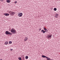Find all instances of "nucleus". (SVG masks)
<instances>
[{
	"label": "nucleus",
	"instance_id": "f257e3e1",
	"mask_svg": "<svg viewBox=\"0 0 60 60\" xmlns=\"http://www.w3.org/2000/svg\"><path fill=\"white\" fill-rule=\"evenodd\" d=\"M10 31L13 34H15V33H16V30H15V29L14 28H12Z\"/></svg>",
	"mask_w": 60,
	"mask_h": 60
},
{
	"label": "nucleus",
	"instance_id": "f03ea898",
	"mask_svg": "<svg viewBox=\"0 0 60 60\" xmlns=\"http://www.w3.org/2000/svg\"><path fill=\"white\" fill-rule=\"evenodd\" d=\"M5 33L6 34H7V35L9 34V35H11L12 34L11 32H10L8 31H6L5 32Z\"/></svg>",
	"mask_w": 60,
	"mask_h": 60
},
{
	"label": "nucleus",
	"instance_id": "7ed1b4c3",
	"mask_svg": "<svg viewBox=\"0 0 60 60\" xmlns=\"http://www.w3.org/2000/svg\"><path fill=\"white\" fill-rule=\"evenodd\" d=\"M22 15H23L22 13H19V14L18 15V16L20 17H22Z\"/></svg>",
	"mask_w": 60,
	"mask_h": 60
},
{
	"label": "nucleus",
	"instance_id": "20e7f679",
	"mask_svg": "<svg viewBox=\"0 0 60 60\" xmlns=\"http://www.w3.org/2000/svg\"><path fill=\"white\" fill-rule=\"evenodd\" d=\"M12 12L11 14V15L12 16V15H13L15 13L13 11H11Z\"/></svg>",
	"mask_w": 60,
	"mask_h": 60
},
{
	"label": "nucleus",
	"instance_id": "39448f33",
	"mask_svg": "<svg viewBox=\"0 0 60 60\" xmlns=\"http://www.w3.org/2000/svg\"><path fill=\"white\" fill-rule=\"evenodd\" d=\"M4 15L6 16H9V15H10V14H9L5 13V14H4Z\"/></svg>",
	"mask_w": 60,
	"mask_h": 60
},
{
	"label": "nucleus",
	"instance_id": "423d86ee",
	"mask_svg": "<svg viewBox=\"0 0 60 60\" xmlns=\"http://www.w3.org/2000/svg\"><path fill=\"white\" fill-rule=\"evenodd\" d=\"M47 37L48 38H50V37H52V35H48V36H47Z\"/></svg>",
	"mask_w": 60,
	"mask_h": 60
},
{
	"label": "nucleus",
	"instance_id": "0eeeda50",
	"mask_svg": "<svg viewBox=\"0 0 60 60\" xmlns=\"http://www.w3.org/2000/svg\"><path fill=\"white\" fill-rule=\"evenodd\" d=\"M41 32H43V34H44V33H46V31H45L44 30H41Z\"/></svg>",
	"mask_w": 60,
	"mask_h": 60
},
{
	"label": "nucleus",
	"instance_id": "6e6552de",
	"mask_svg": "<svg viewBox=\"0 0 60 60\" xmlns=\"http://www.w3.org/2000/svg\"><path fill=\"white\" fill-rule=\"evenodd\" d=\"M44 29L45 31L46 32H48V30L46 29V28H45L44 27Z\"/></svg>",
	"mask_w": 60,
	"mask_h": 60
},
{
	"label": "nucleus",
	"instance_id": "1a4fd4ad",
	"mask_svg": "<svg viewBox=\"0 0 60 60\" xmlns=\"http://www.w3.org/2000/svg\"><path fill=\"white\" fill-rule=\"evenodd\" d=\"M42 57H43V58H45V57L46 58V57H47V56H44L43 55L42 56Z\"/></svg>",
	"mask_w": 60,
	"mask_h": 60
},
{
	"label": "nucleus",
	"instance_id": "9d476101",
	"mask_svg": "<svg viewBox=\"0 0 60 60\" xmlns=\"http://www.w3.org/2000/svg\"><path fill=\"white\" fill-rule=\"evenodd\" d=\"M7 3H10L11 2V1L9 0H7Z\"/></svg>",
	"mask_w": 60,
	"mask_h": 60
},
{
	"label": "nucleus",
	"instance_id": "9b49d317",
	"mask_svg": "<svg viewBox=\"0 0 60 60\" xmlns=\"http://www.w3.org/2000/svg\"><path fill=\"white\" fill-rule=\"evenodd\" d=\"M27 39H28L26 37L25 40V41H27Z\"/></svg>",
	"mask_w": 60,
	"mask_h": 60
},
{
	"label": "nucleus",
	"instance_id": "f8f14e48",
	"mask_svg": "<svg viewBox=\"0 0 60 60\" xmlns=\"http://www.w3.org/2000/svg\"><path fill=\"white\" fill-rule=\"evenodd\" d=\"M8 43V42L6 41L5 43V45H7Z\"/></svg>",
	"mask_w": 60,
	"mask_h": 60
},
{
	"label": "nucleus",
	"instance_id": "ddd939ff",
	"mask_svg": "<svg viewBox=\"0 0 60 60\" xmlns=\"http://www.w3.org/2000/svg\"><path fill=\"white\" fill-rule=\"evenodd\" d=\"M25 58L26 59H27L28 58V57L27 56H26L25 57Z\"/></svg>",
	"mask_w": 60,
	"mask_h": 60
},
{
	"label": "nucleus",
	"instance_id": "4468645a",
	"mask_svg": "<svg viewBox=\"0 0 60 60\" xmlns=\"http://www.w3.org/2000/svg\"><path fill=\"white\" fill-rule=\"evenodd\" d=\"M57 10V9L56 8H54V11H56Z\"/></svg>",
	"mask_w": 60,
	"mask_h": 60
},
{
	"label": "nucleus",
	"instance_id": "2eb2a0df",
	"mask_svg": "<svg viewBox=\"0 0 60 60\" xmlns=\"http://www.w3.org/2000/svg\"><path fill=\"white\" fill-rule=\"evenodd\" d=\"M18 59L19 60H21V57H19L18 58Z\"/></svg>",
	"mask_w": 60,
	"mask_h": 60
},
{
	"label": "nucleus",
	"instance_id": "dca6fc26",
	"mask_svg": "<svg viewBox=\"0 0 60 60\" xmlns=\"http://www.w3.org/2000/svg\"><path fill=\"white\" fill-rule=\"evenodd\" d=\"M11 12H12L11 11H10L9 12V13H10V15H11Z\"/></svg>",
	"mask_w": 60,
	"mask_h": 60
},
{
	"label": "nucleus",
	"instance_id": "f3484780",
	"mask_svg": "<svg viewBox=\"0 0 60 60\" xmlns=\"http://www.w3.org/2000/svg\"><path fill=\"white\" fill-rule=\"evenodd\" d=\"M12 43V42L11 41H9V44H11Z\"/></svg>",
	"mask_w": 60,
	"mask_h": 60
},
{
	"label": "nucleus",
	"instance_id": "a211bd4d",
	"mask_svg": "<svg viewBox=\"0 0 60 60\" xmlns=\"http://www.w3.org/2000/svg\"><path fill=\"white\" fill-rule=\"evenodd\" d=\"M56 16H59L58 14H56L55 15Z\"/></svg>",
	"mask_w": 60,
	"mask_h": 60
},
{
	"label": "nucleus",
	"instance_id": "6ab92c4d",
	"mask_svg": "<svg viewBox=\"0 0 60 60\" xmlns=\"http://www.w3.org/2000/svg\"><path fill=\"white\" fill-rule=\"evenodd\" d=\"M55 17L56 18H58V16H56V15H55Z\"/></svg>",
	"mask_w": 60,
	"mask_h": 60
},
{
	"label": "nucleus",
	"instance_id": "aec40b11",
	"mask_svg": "<svg viewBox=\"0 0 60 60\" xmlns=\"http://www.w3.org/2000/svg\"><path fill=\"white\" fill-rule=\"evenodd\" d=\"M50 58H49L48 59H47V60H50Z\"/></svg>",
	"mask_w": 60,
	"mask_h": 60
},
{
	"label": "nucleus",
	"instance_id": "412c9836",
	"mask_svg": "<svg viewBox=\"0 0 60 60\" xmlns=\"http://www.w3.org/2000/svg\"><path fill=\"white\" fill-rule=\"evenodd\" d=\"M49 58L48 57H46V58H47V59L48 60V59H49Z\"/></svg>",
	"mask_w": 60,
	"mask_h": 60
},
{
	"label": "nucleus",
	"instance_id": "4be33fe9",
	"mask_svg": "<svg viewBox=\"0 0 60 60\" xmlns=\"http://www.w3.org/2000/svg\"><path fill=\"white\" fill-rule=\"evenodd\" d=\"M17 3V2L16 1V2H15V4H16V3Z\"/></svg>",
	"mask_w": 60,
	"mask_h": 60
},
{
	"label": "nucleus",
	"instance_id": "5701e85b",
	"mask_svg": "<svg viewBox=\"0 0 60 60\" xmlns=\"http://www.w3.org/2000/svg\"><path fill=\"white\" fill-rule=\"evenodd\" d=\"M23 59L24 60V59H25V58L24 57H23Z\"/></svg>",
	"mask_w": 60,
	"mask_h": 60
},
{
	"label": "nucleus",
	"instance_id": "b1692460",
	"mask_svg": "<svg viewBox=\"0 0 60 60\" xmlns=\"http://www.w3.org/2000/svg\"><path fill=\"white\" fill-rule=\"evenodd\" d=\"M11 50H13V49H11Z\"/></svg>",
	"mask_w": 60,
	"mask_h": 60
},
{
	"label": "nucleus",
	"instance_id": "393cba45",
	"mask_svg": "<svg viewBox=\"0 0 60 60\" xmlns=\"http://www.w3.org/2000/svg\"><path fill=\"white\" fill-rule=\"evenodd\" d=\"M39 30H41V28H40L39 29Z\"/></svg>",
	"mask_w": 60,
	"mask_h": 60
},
{
	"label": "nucleus",
	"instance_id": "a878e982",
	"mask_svg": "<svg viewBox=\"0 0 60 60\" xmlns=\"http://www.w3.org/2000/svg\"><path fill=\"white\" fill-rule=\"evenodd\" d=\"M0 1H3V0H0Z\"/></svg>",
	"mask_w": 60,
	"mask_h": 60
},
{
	"label": "nucleus",
	"instance_id": "bb28decb",
	"mask_svg": "<svg viewBox=\"0 0 60 60\" xmlns=\"http://www.w3.org/2000/svg\"><path fill=\"white\" fill-rule=\"evenodd\" d=\"M0 60H2V59H0Z\"/></svg>",
	"mask_w": 60,
	"mask_h": 60
},
{
	"label": "nucleus",
	"instance_id": "cd10ccee",
	"mask_svg": "<svg viewBox=\"0 0 60 60\" xmlns=\"http://www.w3.org/2000/svg\"><path fill=\"white\" fill-rule=\"evenodd\" d=\"M9 1H10V0H9Z\"/></svg>",
	"mask_w": 60,
	"mask_h": 60
}]
</instances>
